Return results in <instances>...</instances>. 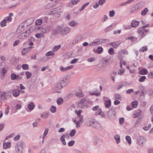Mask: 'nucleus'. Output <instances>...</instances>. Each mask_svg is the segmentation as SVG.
I'll list each match as a JSON object with an SVG mask.
<instances>
[{"label": "nucleus", "instance_id": "f257e3e1", "mask_svg": "<svg viewBox=\"0 0 153 153\" xmlns=\"http://www.w3.org/2000/svg\"><path fill=\"white\" fill-rule=\"evenodd\" d=\"M149 31V29H145L141 27L138 28L137 31L139 35L142 38L146 35L145 33L148 32Z\"/></svg>", "mask_w": 153, "mask_h": 153}, {"label": "nucleus", "instance_id": "f03ea898", "mask_svg": "<svg viewBox=\"0 0 153 153\" xmlns=\"http://www.w3.org/2000/svg\"><path fill=\"white\" fill-rule=\"evenodd\" d=\"M63 28V27L62 26H58L53 28L52 34L53 35H56L58 34L59 32L60 33L61 29Z\"/></svg>", "mask_w": 153, "mask_h": 153}, {"label": "nucleus", "instance_id": "7ed1b4c3", "mask_svg": "<svg viewBox=\"0 0 153 153\" xmlns=\"http://www.w3.org/2000/svg\"><path fill=\"white\" fill-rule=\"evenodd\" d=\"M137 140L139 145L140 146H143L146 142V140L143 136H139L137 137Z\"/></svg>", "mask_w": 153, "mask_h": 153}, {"label": "nucleus", "instance_id": "20e7f679", "mask_svg": "<svg viewBox=\"0 0 153 153\" xmlns=\"http://www.w3.org/2000/svg\"><path fill=\"white\" fill-rule=\"evenodd\" d=\"M86 101L85 99H81L80 101L77 105V108L80 109L83 108L85 106Z\"/></svg>", "mask_w": 153, "mask_h": 153}, {"label": "nucleus", "instance_id": "39448f33", "mask_svg": "<svg viewBox=\"0 0 153 153\" xmlns=\"http://www.w3.org/2000/svg\"><path fill=\"white\" fill-rule=\"evenodd\" d=\"M12 18L10 16L6 17L2 20L1 22V25L2 27H4L6 25V23L11 21Z\"/></svg>", "mask_w": 153, "mask_h": 153}, {"label": "nucleus", "instance_id": "423d86ee", "mask_svg": "<svg viewBox=\"0 0 153 153\" xmlns=\"http://www.w3.org/2000/svg\"><path fill=\"white\" fill-rule=\"evenodd\" d=\"M56 0L54 2H52L49 3L45 5L44 7L45 9H49L54 7L56 4Z\"/></svg>", "mask_w": 153, "mask_h": 153}, {"label": "nucleus", "instance_id": "0eeeda50", "mask_svg": "<svg viewBox=\"0 0 153 153\" xmlns=\"http://www.w3.org/2000/svg\"><path fill=\"white\" fill-rule=\"evenodd\" d=\"M71 28L70 27H66L61 29L60 31L61 34L63 35H65L71 31Z\"/></svg>", "mask_w": 153, "mask_h": 153}, {"label": "nucleus", "instance_id": "6e6552de", "mask_svg": "<svg viewBox=\"0 0 153 153\" xmlns=\"http://www.w3.org/2000/svg\"><path fill=\"white\" fill-rule=\"evenodd\" d=\"M116 112L114 109L109 110L108 113V116L110 119H112L115 115Z\"/></svg>", "mask_w": 153, "mask_h": 153}, {"label": "nucleus", "instance_id": "1a4fd4ad", "mask_svg": "<svg viewBox=\"0 0 153 153\" xmlns=\"http://www.w3.org/2000/svg\"><path fill=\"white\" fill-rule=\"evenodd\" d=\"M63 87V85H61L60 83H59L58 82L55 85L54 87V90L55 91V92H57L59 93L60 92L59 91H57L58 90L60 89Z\"/></svg>", "mask_w": 153, "mask_h": 153}, {"label": "nucleus", "instance_id": "9d476101", "mask_svg": "<svg viewBox=\"0 0 153 153\" xmlns=\"http://www.w3.org/2000/svg\"><path fill=\"white\" fill-rule=\"evenodd\" d=\"M51 27V26L42 27L41 29V32L43 33H48L50 31Z\"/></svg>", "mask_w": 153, "mask_h": 153}, {"label": "nucleus", "instance_id": "9b49d317", "mask_svg": "<svg viewBox=\"0 0 153 153\" xmlns=\"http://www.w3.org/2000/svg\"><path fill=\"white\" fill-rule=\"evenodd\" d=\"M95 120L91 118H89L86 121L87 125L88 126L92 127V126L94 124Z\"/></svg>", "mask_w": 153, "mask_h": 153}, {"label": "nucleus", "instance_id": "f8f14e48", "mask_svg": "<svg viewBox=\"0 0 153 153\" xmlns=\"http://www.w3.org/2000/svg\"><path fill=\"white\" fill-rule=\"evenodd\" d=\"M143 6V4L142 3H140L134 5L132 8L133 10H136L138 9H141Z\"/></svg>", "mask_w": 153, "mask_h": 153}, {"label": "nucleus", "instance_id": "ddd939ff", "mask_svg": "<svg viewBox=\"0 0 153 153\" xmlns=\"http://www.w3.org/2000/svg\"><path fill=\"white\" fill-rule=\"evenodd\" d=\"M92 127L99 130L101 129L102 128V125L100 123H98L96 120L95 121L94 124L92 126Z\"/></svg>", "mask_w": 153, "mask_h": 153}, {"label": "nucleus", "instance_id": "4468645a", "mask_svg": "<svg viewBox=\"0 0 153 153\" xmlns=\"http://www.w3.org/2000/svg\"><path fill=\"white\" fill-rule=\"evenodd\" d=\"M73 67V66L72 65L70 66H67L65 68H64L62 66H60L59 67V69L62 72H65L67 71L68 70L71 69Z\"/></svg>", "mask_w": 153, "mask_h": 153}, {"label": "nucleus", "instance_id": "2eb2a0df", "mask_svg": "<svg viewBox=\"0 0 153 153\" xmlns=\"http://www.w3.org/2000/svg\"><path fill=\"white\" fill-rule=\"evenodd\" d=\"M67 78V77H65L62 80H60L58 82L60 83L61 85H63V86H65L68 83Z\"/></svg>", "mask_w": 153, "mask_h": 153}, {"label": "nucleus", "instance_id": "dca6fc26", "mask_svg": "<svg viewBox=\"0 0 153 153\" xmlns=\"http://www.w3.org/2000/svg\"><path fill=\"white\" fill-rule=\"evenodd\" d=\"M69 137L68 135V134H63L62 136H61V137L60 138V140L61 141L62 143L64 145H65L66 144V143L65 140V137Z\"/></svg>", "mask_w": 153, "mask_h": 153}, {"label": "nucleus", "instance_id": "f3484780", "mask_svg": "<svg viewBox=\"0 0 153 153\" xmlns=\"http://www.w3.org/2000/svg\"><path fill=\"white\" fill-rule=\"evenodd\" d=\"M32 48V47L30 46L27 48H24L22 51V53L23 55H25Z\"/></svg>", "mask_w": 153, "mask_h": 153}, {"label": "nucleus", "instance_id": "a211bd4d", "mask_svg": "<svg viewBox=\"0 0 153 153\" xmlns=\"http://www.w3.org/2000/svg\"><path fill=\"white\" fill-rule=\"evenodd\" d=\"M7 70L4 68H3L1 70V79H3L5 75V74L7 72Z\"/></svg>", "mask_w": 153, "mask_h": 153}, {"label": "nucleus", "instance_id": "6ab92c4d", "mask_svg": "<svg viewBox=\"0 0 153 153\" xmlns=\"http://www.w3.org/2000/svg\"><path fill=\"white\" fill-rule=\"evenodd\" d=\"M68 25L71 27H75L78 25V23L75 21L73 20L69 22Z\"/></svg>", "mask_w": 153, "mask_h": 153}, {"label": "nucleus", "instance_id": "aec40b11", "mask_svg": "<svg viewBox=\"0 0 153 153\" xmlns=\"http://www.w3.org/2000/svg\"><path fill=\"white\" fill-rule=\"evenodd\" d=\"M20 92V91L18 89L14 90L12 92L13 94L15 97L18 96L19 95Z\"/></svg>", "mask_w": 153, "mask_h": 153}, {"label": "nucleus", "instance_id": "412c9836", "mask_svg": "<svg viewBox=\"0 0 153 153\" xmlns=\"http://www.w3.org/2000/svg\"><path fill=\"white\" fill-rule=\"evenodd\" d=\"M30 31L29 30H27L25 32L22 33V38L23 39H24L27 37L29 36Z\"/></svg>", "mask_w": 153, "mask_h": 153}, {"label": "nucleus", "instance_id": "4be33fe9", "mask_svg": "<svg viewBox=\"0 0 153 153\" xmlns=\"http://www.w3.org/2000/svg\"><path fill=\"white\" fill-rule=\"evenodd\" d=\"M16 146L19 147H21L23 149L24 147H25V144L22 141L20 140L17 143Z\"/></svg>", "mask_w": 153, "mask_h": 153}, {"label": "nucleus", "instance_id": "5701e85b", "mask_svg": "<svg viewBox=\"0 0 153 153\" xmlns=\"http://www.w3.org/2000/svg\"><path fill=\"white\" fill-rule=\"evenodd\" d=\"M78 118L79 119V120L76 122V127H78V125L82 123L83 120V116H80L78 117Z\"/></svg>", "mask_w": 153, "mask_h": 153}, {"label": "nucleus", "instance_id": "b1692460", "mask_svg": "<svg viewBox=\"0 0 153 153\" xmlns=\"http://www.w3.org/2000/svg\"><path fill=\"white\" fill-rule=\"evenodd\" d=\"M82 38V36H79L76 37L74 40V42L76 43L80 42Z\"/></svg>", "mask_w": 153, "mask_h": 153}, {"label": "nucleus", "instance_id": "393cba45", "mask_svg": "<svg viewBox=\"0 0 153 153\" xmlns=\"http://www.w3.org/2000/svg\"><path fill=\"white\" fill-rule=\"evenodd\" d=\"M111 102L110 100H107L105 101V104L106 108H109L111 106Z\"/></svg>", "mask_w": 153, "mask_h": 153}, {"label": "nucleus", "instance_id": "a878e982", "mask_svg": "<svg viewBox=\"0 0 153 153\" xmlns=\"http://www.w3.org/2000/svg\"><path fill=\"white\" fill-rule=\"evenodd\" d=\"M11 146V143L10 142L4 143H3V148L7 149L10 148Z\"/></svg>", "mask_w": 153, "mask_h": 153}, {"label": "nucleus", "instance_id": "bb28decb", "mask_svg": "<svg viewBox=\"0 0 153 153\" xmlns=\"http://www.w3.org/2000/svg\"><path fill=\"white\" fill-rule=\"evenodd\" d=\"M120 44V43L118 42H113L109 44L110 45H112L114 48H117Z\"/></svg>", "mask_w": 153, "mask_h": 153}, {"label": "nucleus", "instance_id": "cd10ccee", "mask_svg": "<svg viewBox=\"0 0 153 153\" xmlns=\"http://www.w3.org/2000/svg\"><path fill=\"white\" fill-rule=\"evenodd\" d=\"M100 45L99 44V39H96L90 44V46H94Z\"/></svg>", "mask_w": 153, "mask_h": 153}, {"label": "nucleus", "instance_id": "c85d7f7f", "mask_svg": "<svg viewBox=\"0 0 153 153\" xmlns=\"http://www.w3.org/2000/svg\"><path fill=\"white\" fill-rule=\"evenodd\" d=\"M139 22V21L133 20L131 23V26L132 27H135L138 25Z\"/></svg>", "mask_w": 153, "mask_h": 153}, {"label": "nucleus", "instance_id": "c756f323", "mask_svg": "<svg viewBox=\"0 0 153 153\" xmlns=\"http://www.w3.org/2000/svg\"><path fill=\"white\" fill-rule=\"evenodd\" d=\"M48 129L46 128L45 129V131L43 133V136L42 137V143H44L45 137L48 134Z\"/></svg>", "mask_w": 153, "mask_h": 153}, {"label": "nucleus", "instance_id": "7c9ffc66", "mask_svg": "<svg viewBox=\"0 0 153 153\" xmlns=\"http://www.w3.org/2000/svg\"><path fill=\"white\" fill-rule=\"evenodd\" d=\"M60 9V8L59 7L55 8L51 11V13L50 14H53L58 13Z\"/></svg>", "mask_w": 153, "mask_h": 153}, {"label": "nucleus", "instance_id": "2f4dec72", "mask_svg": "<svg viewBox=\"0 0 153 153\" xmlns=\"http://www.w3.org/2000/svg\"><path fill=\"white\" fill-rule=\"evenodd\" d=\"M19 77V75H17L13 73L11 74L10 78L12 80H17L18 77Z\"/></svg>", "mask_w": 153, "mask_h": 153}, {"label": "nucleus", "instance_id": "473e14b6", "mask_svg": "<svg viewBox=\"0 0 153 153\" xmlns=\"http://www.w3.org/2000/svg\"><path fill=\"white\" fill-rule=\"evenodd\" d=\"M16 153H22L23 151V149L21 147H19L16 146Z\"/></svg>", "mask_w": 153, "mask_h": 153}, {"label": "nucleus", "instance_id": "72a5a7b5", "mask_svg": "<svg viewBox=\"0 0 153 153\" xmlns=\"http://www.w3.org/2000/svg\"><path fill=\"white\" fill-rule=\"evenodd\" d=\"M114 137L116 141V143L117 144H118L120 142V140L119 135L116 134L114 136Z\"/></svg>", "mask_w": 153, "mask_h": 153}, {"label": "nucleus", "instance_id": "f704fd0d", "mask_svg": "<svg viewBox=\"0 0 153 153\" xmlns=\"http://www.w3.org/2000/svg\"><path fill=\"white\" fill-rule=\"evenodd\" d=\"M28 108L30 110H33L35 107V105L33 102L29 104L27 106Z\"/></svg>", "mask_w": 153, "mask_h": 153}, {"label": "nucleus", "instance_id": "c9c22d12", "mask_svg": "<svg viewBox=\"0 0 153 153\" xmlns=\"http://www.w3.org/2000/svg\"><path fill=\"white\" fill-rule=\"evenodd\" d=\"M103 51V48L101 46L98 47L97 49V53L98 54L101 53Z\"/></svg>", "mask_w": 153, "mask_h": 153}, {"label": "nucleus", "instance_id": "e433bc0d", "mask_svg": "<svg viewBox=\"0 0 153 153\" xmlns=\"http://www.w3.org/2000/svg\"><path fill=\"white\" fill-rule=\"evenodd\" d=\"M49 115L48 112H46L43 113L41 115V117L43 118H47Z\"/></svg>", "mask_w": 153, "mask_h": 153}, {"label": "nucleus", "instance_id": "4c0bfd02", "mask_svg": "<svg viewBox=\"0 0 153 153\" xmlns=\"http://www.w3.org/2000/svg\"><path fill=\"white\" fill-rule=\"evenodd\" d=\"M148 12V10L147 8H145L141 12V15L144 16L146 15L147 13Z\"/></svg>", "mask_w": 153, "mask_h": 153}, {"label": "nucleus", "instance_id": "58836bf2", "mask_svg": "<svg viewBox=\"0 0 153 153\" xmlns=\"http://www.w3.org/2000/svg\"><path fill=\"white\" fill-rule=\"evenodd\" d=\"M126 140H127L128 143L130 145L131 143V138L128 135L126 136Z\"/></svg>", "mask_w": 153, "mask_h": 153}, {"label": "nucleus", "instance_id": "ea45409f", "mask_svg": "<svg viewBox=\"0 0 153 153\" xmlns=\"http://www.w3.org/2000/svg\"><path fill=\"white\" fill-rule=\"evenodd\" d=\"M63 101V99L61 97H59L57 99L56 102L58 105H60L62 103Z\"/></svg>", "mask_w": 153, "mask_h": 153}, {"label": "nucleus", "instance_id": "a19ab883", "mask_svg": "<svg viewBox=\"0 0 153 153\" xmlns=\"http://www.w3.org/2000/svg\"><path fill=\"white\" fill-rule=\"evenodd\" d=\"M147 72L148 71L147 69H143L140 71V74L141 75H145L147 73Z\"/></svg>", "mask_w": 153, "mask_h": 153}, {"label": "nucleus", "instance_id": "79ce46f5", "mask_svg": "<svg viewBox=\"0 0 153 153\" xmlns=\"http://www.w3.org/2000/svg\"><path fill=\"white\" fill-rule=\"evenodd\" d=\"M6 93L5 92L2 93L1 96H0V99L1 100H4L6 98Z\"/></svg>", "mask_w": 153, "mask_h": 153}, {"label": "nucleus", "instance_id": "37998d69", "mask_svg": "<svg viewBox=\"0 0 153 153\" xmlns=\"http://www.w3.org/2000/svg\"><path fill=\"white\" fill-rule=\"evenodd\" d=\"M50 111L53 113H55L56 111V107L54 106H52L50 109Z\"/></svg>", "mask_w": 153, "mask_h": 153}, {"label": "nucleus", "instance_id": "c03bdc74", "mask_svg": "<svg viewBox=\"0 0 153 153\" xmlns=\"http://www.w3.org/2000/svg\"><path fill=\"white\" fill-rule=\"evenodd\" d=\"M98 114L100 115L102 117H105V114H104V113L102 111L101 109H98Z\"/></svg>", "mask_w": 153, "mask_h": 153}, {"label": "nucleus", "instance_id": "a18cd8bd", "mask_svg": "<svg viewBox=\"0 0 153 153\" xmlns=\"http://www.w3.org/2000/svg\"><path fill=\"white\" fill-rule=\"evenodd\" d=\"M82 112V111L81 110H79L78 111L75 110V112L77 114L78 117L80 116H83V115H81V114Z\"/></svg>", "mask_w": 153, "mask_h": 153}, {"label": "nucleus", "instance_id": "49530a36", "mask_svg": "<svg viewBox=\"0 0 153 153\" xmlns=\"http://www.w3.org/2000/svg\"><path fill=\"white\" fill-rule=\"evenodd\" d=\"M122 53L120 51H119L118 53V55L117 56V57L119 59L121 60L123 57V56L122 55Z\"/></svg>", "mask_w": 153, "mask_h": 153}, {"label": "nucleus", "instance_id": "de8ad7c7", "mask_svg": "<svg viewBox=\"0 0 153 153\" xmlns=\"http://www.w3.org/2000/svg\"><path fill=\"white\" fill-rule=\"evenodd\" d=\"M42 23V21L41 19H39L37 20L36 22V25H39Z\"/></svg>", "mask_w": 153, "mask_h": 153}, {"label": "nucleus", "instance_id": "09e8293b", "mask_svg": "<svg viewBox=\"0 0 153 153\" xmlns=\"http://www.w3.org/2000/svg\"><path fill=\"white\" fill-rule=\"evenodd\" d=\"M61 47V45H59L55 46L53 48V51H56Z\"/></svg>", "mask_w": 153, "mask_h": 153}, {"label": "nucleus", "instance_id": "8fccbe9b", "mask_svg": "<svg viewBox=\"0 0 153 153\" xmlns=\"http://www.w3.org/2000/svg\"><path fill=\"white\" fill-rule=\"evenodd\" d=\"M22 67L23 70H27L29 69L28 65L27 64H23Z\"/></svg>", "mask_w": 153, "mask_h": 153}, {"label": "nucleus", "instance_id": "3c124183", "mask_svg": "<svg viewBox=\"0 0 153 153\" xmlns=\"http://www.w3.org/2000/svg\"><path fill=\"white\" fill-rule=\"evenodd\" d=\"M89 94L90 95H96L97 97L99 96L100 95V93H97L96 92H90Z\"/></svg>", "mask_w": 153, "mask_h": 153}, {"label": "nucleus", "instance_id": "603ef678", "mask_svg": "<svg viewBox=\"0 0 153 153\" xmlns=\"http://www.w3.org/2000/svg\"><path fill=\"white\" fill-rule=\"evenodd\" d=\"M131 105L133 108H135L137 107L138 103L136 101H133L131 102Z\"/></svg>", "mask_w": 153, "mask_h": 153}, {"label": "nucleus", "instance_id": "864d4df0", "mask_svg": "<svg viewBox=\"0 0 153 153\" xmlns=\"http://www.w3.org/2000/svg\"><path fill=\"white\" fill-rule=\"evenodd\" d=\"M76 96L79 97H83L84 96L82 92L80 91H79V92H76Z\"/></svg>", "mask_w": 153, "mask_h": 153}, {"label": "nucleus", "instance_id": "5fc2aeb1", "mask_svg": "<svg viewBox=\"0 0 153 153\" xmlns=\"http://www.w3.org/2000/svg\"><path fill=\"white\" fill-rule=\"evenodd\" d=\"M147 47L146 46H144L143 47L139 50L140 52H144L145 51H146L147 50Z\"/></svg>", "mask_w": 153, "mask_h": 153}, {"label": "nucleus", "instance_id": "6e6d98bb", "mask_svg": "<svg viewBox=\"0 0 153 153\" xmlns=\"http://www.w3.org/2000/svg\"><path fill=\"white\" fill-rule=\"evenodd\" d=\"M25 75L26 76L27 78L28 79L30 78L32 75V74L29 71H27L25 72Z\"/></svg>", "mask_w": 153, "mask_h": 153}, {"label": "nucleus", "instance_id": "4d7b16f0", "mask_svg": "<svg viewBox=\"0 0 153 153\" xmlns=\"http://www.w3.org/2000/svg\"><path fill=\"white\" fill-rule=\"evenodd\" d=\"M76 130L75 129L72 130L70 132L69 134V135L71 137L74 136L76 133Z\"/></svg>", "mask_w": 153, "mask_h": 153}, {"label": "nucleus", "instance_id": "13d9d810", "mask_svg": "<svg viewBox=\"0 0 153 153\" xmlns=\"http://www.w3.org/2000/svg\"><path fill=\"white\" fill-rule=\"evenodd\" d=\"M54 54V53L53 52L50 51L47 52L46 54V56H53Z\"/></svg>", "mask_w": 153, "mask_h": 153}, {"label": "nucleus", "instance_id": "bf43d9fd", "mask_svg": "<svg viewBox=\"0 0 153 153\" xmlns=\"http://www.w3.org/2000/svg\"><path fill=\"white\" fill-rule=\"evenodd\" d=\"M146 77L145 76H142L139 79V81L140 82H143L145 81Z\"/></svg>", "mask_w": 153, "mask_h": 153}, {"label": "nucleus", "instance_id": "052dcab7", "mask_svg": "<svg viewBox=\"0 0 153 153\" xmlns=\"http://www.w3.org/2000/svg\"><path fill=\"white\" fill-rule=\"evenodd\" d=\"M115 12L114 10L110 11L109 12V16L110 17H112L114 16Z\"/></svg>", "mask_w": 153, "mask_h": 153}, {"label": "nucleus", "instance_id": "680f3d73", "mask_svg": "<svg viewBox=\"0 0 153 153\" xmlns=\"http://www.w3.org/2000/svg\"><path fill=\"white\" fill-rule=\"evenodd\" d=\"M43 34L41 33H38L36 34V37L38 39H39L42 37Z\"/></svg>", "mask_w": 153, "mask_h": 153}, {"label": "nucleus", "instance_id": "e2e57ef3", "mask_svg": "<svg viewBox=\"0 0 153 153\" xmlns=\"http://www.w3.org/2000/svg\"><path fill=\"white\" fill-rule=\"evenodd\" d=\"M115 97L117 99H119L120 100H122V97L119 94H116L115 95Z\"/></svg>", "mask_w": 153, "mask_h": 153}, {"label": "nucleus", "instance_id": "0e129e2a", "mask_svg": "<svg viewBox=\"0 0 153 153\" xmlns=\"http://www.w3.org/2000/svg\"><path fill=\"white\" fill-rule=\"evenodd\" d=\"M124 30H130L131 29V27H132V26L131 25H128V26H124Z\"/></svg>", "mask_w": 153, "mask_h": 153}, {"label": "nucleus", "instance_id": "69168bd1", "mask_svg": "<svg viewBox=\"0 0 153 153\" xmlns=\"http://www.w3.org/2000/svg\"><path fill=\"white\" fill-rule=\"evenodd\" d=\"M122 54H123L126 55H127L128 54V52L127 50L125 49L122 50L120 51Z\"/></svg>", "mask_w": 153, "mask_h": 153}, {"label": "nucleus", "instance_id": "338daca9", "mask_svg": "<svg viewBox=\"0 0 153 153\" xmlns=\"http://www.w3.org/2000/svg\"><path fill=\"white\" fill-rule=\"evenodd\" d=\"M20 27H21L20 26H19L17 29L16 31L18 33H20V32H22L24 30V28H22Z\"/></svg>", "mask_w": 153, "mask_h": 153}, {"label": "nucleus", "instance_id": "774afa93", "mask_svg": "<svg viewBox=\"0 0 153 153\" xmlns=\"http://www.w3.org/2000/svg\"><path fill=\"white\" fill-rule=\"evenodd\" d=\"M148 77L150 79L153 78V72H150L148 75Z\"/></svg>", "mask_w": 153, "mask_h": 153}]
</instances>
